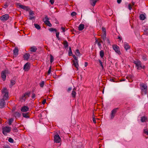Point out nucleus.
I'll list each match as a JSON object with an SVG mask.
<instances>
[{
    "instance_id": "1",
    "label": "nucleus",
    "mask_w": 148,
    "mask_h": 148,
    "mask_svg": "<svg viewBox=\"0 0 148 148\" xmlns=\"http://www.w3.org/2000/svg\"><path fill=\"white\" fill-rule=\"evenodd\" d=\"M2 95L3 98L0 100V108H2L5 106L6 103L5 99H8L9 92L6 88H4L1 90Z\"/></svg>"
},
{
    "instance_id": "2",
    "label": "nucleus",
    "mask_w": 148,
    "mask_h": 148,
    "mask_svg": "<svg viewBox=\"0 0 148 148\" xmlns=\"http://www.w3.org/2000/svg\"><path fill=\"white\" fill-rule=\"evenodd\" d=\"M134 63L135 64L138 70H141L142 69H144L145 68L144 66H143L141 61L138 60L134 61Z\"/></svg>"
},
{
    "instance_id": "3",
    "label": "nucleus",
    "mask_w": 148,
    "mask_h": 148,
    "mask_svg": "<svg viewBox=\"0 0 148 148\" xmlns=\"http://www.w3.org/2000/svg\"><path fill=\"white\" fill-rule=\"evenodd\" d=\"M140 86L142 94H146L147 90V86L145 84L142 83L140 84Z\"/></svg>"
},
{
    "instance_id": "4",
    "label": "nucleus",
    "mask_w": 148,
    "mask_h": 148,
    "mask_svg": "<svg viewBox=\"0 0 148 148\" xmlns=\"http://www.w3.org/2000/svg\"><path fill=\"white\" fill-rule=\"evenodd\" d=\"M16 5L17 7H19V8L26 11H28L30 10V8L28 6L21 5L20 3H16Z\"/></svg>"
},
{
    "instance_id": "5",
    "label": "nucleus",
    "mask_w": 148,
    "mask_h": 148,
    "mask_svg": "<svg viewBox=\"0 0 148 148\" xmlns=\"http://www.w3.org/2000/svg\"><path fill=\"white\" fill-rule=\"evenodd\" d=\"M30 92H27L25 93L20 98V100L22 101H25L27 97H29L30 96Z\"/></svg>"
},
{
    "instance_id": "6",
    "label": "nucleus",
    "mask_w": 148,
    "mask_h": 148,
    "mask_svg": "<svg viewBox=\"0 0 148 148\" xmlns=\"http://www.w3.org/2000/svg\"><path fill=\"white\" fill-rule=\"evenodd\" d=\"M118 109V108H115L112 110L110 115V119H112L114 118Z\"/></svg>"
},
{
    "instance_id": "7",
    "label": "nucleus",
    "mask_w": 148,
    "mask_h": 148,
    "mask_svg": "<svg viewBox=\"0 0 148 148\" xmlns=\"http://www.w3.org/2000/svg\"><path fill=\"white\" fill-rule=\"evenodd\" d=\"M11 127H5L3 128V133L5 136L7 135L8 133H9L11 130Z\"/></svg>"
},
{
    "instance_id": "8",
    "label": "nucleus",
    "mask_w": 148,
    "mask_h": 148,
    "mask_svg": "<svg viewBox=\"0 0 148 148\" xmlns=\"http://www.w3.org/2000/svg\"><path fill=\"white\" fill-rule=\"evenodd\" d=\"M54 139L55 142L56 143H59L61 140L60 136L58 134H56L54 136Z\"/></svg>"
},
{
    "instance_id": "9",
    "label": "nucleus",
    "mask_w": 148,
    "mask_h": 148,
    "mask_svg": "<svg viewBox=\"0 0 148 148\" xmlns=\"http://www.w3.org/2000/svg\"><path fill=\"white\" fill-rule=\"evenodd\" d=\"M113 49L118 54H120L121 53L119 47L116 45H113L112 46Z\"/></svg>"
},
{
    "instance_id": "10",
    "label": "nucleus",
    "mask_w": 148,
    "mask_h": 148,
    "mask_svg": "<svg viewBox=\"0 0 148 148\" xmlns=\"http://www.w3.org/2000/svg\"><path fill=\"white\" fill-rule=\"evenodd\" d=\"M30 64L29 62H27L25 64L23 67V69L25 71H28L30 69Z\"/></svg>"
},
{
    "instance_id": "11",
    "label": "nucleus",
    "mask_w": 148,
    "mask_h": 148,
    "mask_svg": "<svg viewBox=\"0 0 148 148\" xmlns=\"http://www.w3.org/2000/svg\"><path fill=\"white\" fill-rule=\"evenodd\" d=\"M9 18V15L8 14H5L2 16L0 18V19L3 21H5L7 20Z\"/></svg>"
},
{
    "instance_id": "12",
    "label": "nucleus",
    "mask_w": 148,
    "mask_h": 148,
    "mask_svg": "<svg viewBox=\"0 0 148 148\" xmlns=\"http://www.w3.org/2000/svg\"><path fill=\"white\" fill-rule=\"evenodd\" d=\"M1 77L3 81H4L6 77V71H3L1 73Z\"/></svg>"
},
{
    "instance_id": "13",
    "label": "nucleus",
    "mask_w": 148,
    "mask_h": 148,
    "mask_svg": "<svg viewBox=\"0 0 148 148\" xmlns=\"http://www.w3.org/2000/svg\"><path fill=\"white\" fill-rule=\"evenodd\" d=\"M14 56L16 57L18 55V50L17 47H15L13 50Z\"/></svg>"
},
{
    "instance_id": "14",
    "label": "nucleus",
    "mask_w": 148,
    "mask_h": 148,
    "mask_svg": "<svg viewBox=\"0 0 148 148\" xmlns=\"http://www.w3.org/2000/svg\"><path fill=\"white\" fill-rule=\"evenodd\" d=\"M30 54L28 53H26L23 56V58L24 60H27L29 58Z\"/></svg>"
},
{
    "instance_id": "15",
    "label": "nucleus",
    "mask_w": 148,
    "mask_h": 148,
    "mask_svg": "<svg viewBox=\"0 0 148 148\" xmlns=\"http://www.w3.org/2000/svg\"><path fill=\"white\" fill-rule=\"evenodd\" d=\"M13 114L14 116L16 118H18L20 117L21 115V113L17 112H14Z\"/></svg>"
},
{
    "instance_id": "16",
    "label": "nucleus",
    "mask_w": 148,
    "mask_h": 148,
    "mask_svg": "<svg viewBox=\"0 0 148 148\" xmlns=\"http://www.w3.org/2000/svg\"><path fill=\"white\" fill-rule=\"evenodd\" d=\"M73 65L77 68V70H78V67L79 66L78 61H74L73 60Z\"/></svg>"
},
{
    "instance_id": "17",
    "label": "nucleus",
    "mask_w": 148,
    "mask_h": 148,
    "mask_svg": "<svg viewBox=\"0 0 148 148\" xmlns=\"http://www.w3.org/2000/svg\"><path fill=\"white\" fill-rule=\"evenodd\" d=\"M29 108L27 106H24L22 108L21 110L23 112H26L29 110Z\"/></svg>"
},
{
    "instance_id": "18",
    "label": "nucleus",
    "mask_w": 148,
    "mask_h": 148,
    "mask_svg": "<svg viewBox=\"0 0 148 148\" xmlns=\"http://www.w3.org/2000/svg\"><path fill=\"white\" fill-rule=\"evenodd\" d=\"M124 47L126 51H127L130 48V46L128 43L127 42H125L124 44Z\"/></svg>"
},
{
    "instance_id": "19",
    "label": "nucleus",
    "mask_w": 148,
    "mask_h": 148,
    "mask_svg": "<svg viewBox=\"0 0 148 148\" xmlns=\"http://www.w3.org/2000/svg\"><path fill=\"white\" fill-rule=\"evenodd\" d=\"M75 90L76 89L75 88H73L71 93L72 97L74 98L76 96V93L75 91Z\"/></svg>"
},
{
    "instance_id": "20",
    "label": "nucleus",
    "mask_w": 148,
    "mask_h": 148,
    "mask_svg": "<svg viewBox=\"0 0 148 148\" xmlns=\"http://www.w3.org/2000/svg\"><path fill=\"white\" fill-rule=\"evenodd\" d=\"M84 24H80L78 27V29L79 31H82L84 28Z\"/></svg>"
},
{
    "instance_id": "21",
    "label": "nucleus",
    "mask_w": 148,
    "mask_h": 148,
    "mask_svg": "<svg viewBox=\"0 0 148 148\" xmlns=\"http://www.w3.org/2000/svg\"><path fill=\"white\" fill-rule=\"evenodd\" d=\"M37 48L35 46H33L30 47V51L32 52H35L36 51Z\"/></svg>"
},
{
    "instance_id": "22",
    "label": "nucleus",
    "mask_w": 148,
    "mask_h": 148,
    "mask_svg": "<svg viewBox=\"0 0 148 148\" xmlns=\"http://www.w3.org/2000/svg\"><path fill=\"white\" fill-rule=\"evenodd\" d=\"M44 23L47 25L49 27H51L52 26L51 24L50 23V21H44Z\"/></svg>"
},
{
    "instance_id": "23",
    "label": "nucleus",
    "mask_w": 148,
    "mask_h": 148,
    "mask_svg": "<svg viewBox=\"0 0 148 148\" xmlns=\"http://www.w3.org/2000/svg\"><path fill=\"white\" fill-rule=\"evenodd\" d=\"M63 44L65 49L67 48L68 46V43L66 40H64L63 43Z\"/></svg>"
},
{
    "instance_id": "24",
    "label": "nucleus",
    "mask_w": 148,
    "mask_h": 148,
    "mask_svg": "<svg viewBox=\"0 0 148 148\" xmlns=\"http://www.w3.org/2000/svg\"><path fill=\"white\" fill-rule=\"evenodd\" d=\"M97 2V1H90V3L91 5L94 6L95 5Z\"/></svg>"
},
{
    "instance_id": "25",
    "label": "nucleus",
    "mask_w": 148,
    "mask_h": 148,
    "mask_svg": "<svg viewBox=\"0 0 148 148\" xmlns=\"http://www.w3.org/2000/svg\"><path fill=\"white\" fill-rule=\"evenodd\" d=\"M146 18L145 16L143 14H141L140 15V19L143 20L145 19Z\"/></svg>"
},
{
    "instance_id": "26",
    "label": "nucleus",
    "mask_w": 148,
    "mask_h": 148,
    "mask_svg": "<svg viewBox=\"0 0 148 148\" xmlns=\"http://www.w3.org/2000/svg\"><path fill=\"white\" fill-rule=\"evenodd\" d=\"M100 56L101 58H103L104 55V52L103 50H101L99 52Z\"/></svg>"
},
{
    "instance_id": "27",
    "label": "nucleus",
    "mask_w": 148,
    "mask_h": 148,
    "mask_svg": "<svg viewBox=\"0 0 148 148\" xmlns=\"http://www.w3.org/2000/svg\"><path fill=\"white\" fill-rule=\"evenodd\" d=\"M10 87H12V86L14 84H15V81L13 80H11L10 81Z\"/></svg>"
},
{
    "instance_id": "28",
    "label": "nucleus",
    "mask_w": 148,
    "mask_h": 148,
    "mask_svg": "<svg viewBox=\"0 0 148 148\" xmlns=\"http://www.w3.org/2000/svg\"><path fill=\"white\" fill-rule=\"evenodd\" d=\"M28 113H23L22 114V115L25 118H27L29 117V116L28 115Z\"/></svg>"
},
{
    "instance_id": "29",
    "label": "nucleus",
    "mask_w": 148,
    "mask_h": 148,
    "mask_svg": "<svg viewBox=\"0 0 148 148\" xmlns=\"http://www.w3.org/2000/svg\"><path fill=\"white\" fill-rule=\"evenodd\" d=\"M147 118L145 116H143L141 118V121L142 122H146L147 120Z\"/></svg>"
},
{
    "instance_id": "30",
    "label": "nucleus",
    "mask_w": 148,
    "mask_h": 148,
    "mask_svg": "<svg viewBox=\"0 0 148 148\" xmlns=\"http://www.w3.org/2000/svg\"><path fill=\"white\" fill-rule=\"evenodd\" d=\"M10 3L9 1L7 2L4 5V8H6L8 5H9Z\"/></svg>"
},
{
    "instance_id": "31",
    "label": "nucleus",
    "mask_w": 148,
    "mask_h": 148,
    "mask_svg": "<svg viewBox=\"0 0 148 148\" xmlns=\"http://www.w3.org/2000/svg\"><path fill=\"white\" fill-rule=\"evenodd\" d=\"M34 27L36 28L38 30L40 29V27L39 26V25L37 24H34Z\"/></svg>"
},
{
    "instance_id": "32",
    "label": "nucleus",
    "mask_w": 148,
    "mask_h": 148,
    "mask_svg": "<svg viewBox=\"0 0 148 148\" xmlns=\"http://www.w3.org/2000/svg\"><path fill=\"white\" fill-rule=\"evenodd\" d=\"M75 54L78 56H80V53L78 49H77L76 51Z\"/></svg>"
},
{
    "instance_id": "33",
    "label": "nucleus",
    "mask_w": 148,
    "mask_h": 148,
    "mask_svg": "<svg viewBox=\"0 0 148 148\" xmlns=\"http://www.w3.org/2000/svg\"><path fill=\"white\" fill-rule=\"evenodd\" d=\"M44 84H45V82H44V81H42L39 84V85H40V86L41 87V88L43 87V86H44Z\"/></svg>"
},
{
    "instance_id": "34",
    "label": "nucleus",
    "mask_w": 148,
    "mask_h": 148,
    "mask_svg": "<svg viewBox=\"0 0 148 148\" xmlns=\"http://www.w3.org/2000/svg\"><path fill=\"white\" fill-rule=\"evenodd\" d=\"M13 121V119L12 118L9 119L8 120V124L10 125Z\"/></svg>"
},
{
    "instance_id": "35",
    "label": "nucleus",
    "mask_w": 148,
    "mask_h": 148,
    "mask_svg": "<svg viewBox=\"0 0 148 148\" xmlns=\"http://www.w3.org/2000/svg\"><path fill=\"white\" fill-rule=\"evenodd\" d=\"M50 62L51 63H52L54 60V58H53V56L51 55H50Z\"/></svg>"
},
{
    "instance_id": "36",
    "label": "nucleus",
    "mask_w": 148,
    "mask_h": 148,
    "mask_svg": "<svg viewBox=\"0 0 148 148\" xmlns=\"http://www.w3.org/2000/svg\"><path fill=\"white\" fill-rule=\"evenodd\" d=\"M102 38L103 40H105L107 38L106 37V34H103V35L102 36Z\"/></svg>"
},
{
    "instance_id": "37",
    "label": "nucleus",
    "mask_w": 148,
    "mask_h": 148,
    "mask_svg": "<svg viewBox=\"0 0 148 148\" xmlns=\"http://www.w3.org/2000/svg\"><path fill=\"white\" fill-rule=\"evenodd\" d=\"M102 31L103 34H106V28L104 27H102Z\"/></svg>"
},
{
    "instance_id": "38",
    "label": "nucleus",
    "mask_w": 148,
    "mask_h": 148,
    "mask_svg": "<svg viewBox=\"0 0 148 148\" xmlns=\"http://www.w3.org/2000/svg\"><path fill=\"white\" fill-rule=\"evenodd\" d=\"M49 31L51 32H53L55 31V32H57V30L56 29L53 28H51L49 29Z\"/></svg>"
},
{
    "instance_id": "39",
    "label": "nucleus",
    "mask_w": 148,
    "mask_h": 148,
    "mask_svg": "<svg viewBox=\"0 0 148 148\" xmlns=\"http://www.w3.org/2000/svg\"><path fill=\"white\" fill-rule=\"evenodd\" d=\"M8 141L11 143H13L14 142V140L11 138H9L8 139Z\"/></svg>"
},
{
    "instance_id": "40",
    "label": "nucleus",
    "mask_w": 148,
    "mask_h": 148,
    "mask_svg": "<svg viewBox=\"0 0 148 148\" xmlns=\"http://www.w3.org/2000/svg\"><path fill=\"white\" fill-rule=\"evenodd\" d=\"M143 132L144 133L146 134L147 135H148V131L147 128H145Z\"/></svg>"
},
{
    "instance_id": "41",
    "label": "nucleus",
    "mask_w": 148,
    "mask_h": 148,
    "mask_svg": "<svg viewBox=\"0 0 148 148\" xmlns=\"http://www.w3.org/2000/svg\"><path fill=\"white\" fill-rule=\"evenodd\" d=\"M142 58L144 61H146L147 60V58L146 56H142Z\"/></svg>"
},
{
    "instance_id": "42",
    "label": "nucleus",
    "mask_w": 148,
    "mask_h": 148,
    "mask_svg": "<svg viewBox=\"0 0 148 148\" xmlns=\"http://www.w3.org/2000/svg\"><path fill=\"white\" fill-rule=\"evenodd\" d=\"M132 5H131V4L129 3L128 4V9L130 10H131L132 8Z\"/></svg>"
},
{
    "instance_id": "43",
    "label": "nucleus",
    "mask_w": 148,
    "mask_h": 148,
    "mask_svg": "<svg viewBox=\"0 0 148 148\" xmlns=\"http://www.w3.org/2000/svg\"><path fill=\"white\" fill-rule=\"evenodd\" d=\"M76 15V13L75 12H73L71 14V15L72 16H73Z\"/></svg>"
},
{
    "instance_id": "44",
    "label": "nucleus",
    "mask_w": 148,
    "mask_h": 148,
    "mask_svg": "<svg viewBox=\"0 0 148 148\" xmlns=\"http://www.w3.org/2000/svg\"><path fill=\"white\" fill-rule=\"evenodd\" d=\"M99 62L101 66L102 67V69H103V65L102 64V63L101 61L100 60H99Z\"/></svg>"
},
{
    "instance_id": "45",
    "label": "nucleus",
    "mask_w": 148,
    "mask_h": 148,
    "mask_svg": "<svg viewBox=\"0 0 148 148\" xmlns=\"http://www.w3.org/2000/svg\"><path fill=\"white\" fill-rule=\"evenodd\" d=\"M73 58H74V59L75 60H74V61H77V60H78L77 58V57H76V56L75 55H73Z\"/></svg>"
},
{
    "instance_id": "46",
    "label": "nucleus",
    "mask_w": 148,
    "mask_h": 148,
    "mask_svg": "<svg viewBox=\"0 0 148 148\" xmlns=\"http://www.w3.org/2000/svg\"><path fill=\"white\" fill-rule=\"evenodd\" d=\"M51 67L50 66V67L49 68V69L48 71V75H49L51 73Z\"/></svg>"
},
{
    "instance_id": "47",
    "label": "nucleus",
    "mask_w": 148,
    "mask_h": 148,
    "mask_svg": "<svg viewBox=\"0 0 148 148\" xmlns=\"http://www.w3.org/2000/svg\"><path fill=\"white\" fill-rule=\"evenodd\" d=\"M69 56H71L72 55V51H69Z\"/></svg>"
},
{
    "instance_id": "48",
    "label": "nucleus",
    "mask_w": 148,
    "mask_h": 148,
    "mask_svg": "<svg viewBox=\"0 0 148 148\" xmlns=\"http://www.w3.org/2000/svg\"><path fill=\"white\" fill-rule=\"evenodd\" d=\"M59 32H57L56 34V36L58 38V39H59Z\"/></svg>"
},
{
    "instance_id": "49",
    "label": "nucleus",
    "mask_w": 148,
    "mask_h": 148,
    "mask_svg": "<svg viewBox=\"0 0 148 148\" xmlns=\"http://www.w3.org/2000/svg\"><path fill=\"white\" fill-rule=\"evenodd\" d=\"M101 42H102V41L101 40L97 42V45L99 46H100L101 45Z\"/></svg>"
},
{
    "instance_id": "50",
    "label": "nucleus",
    "mask_w": 148,
    "mask_h": 148,
    "mask_svg": "<svg viewBox=\"0 0 148 148\" xmlns=\"http://www.w3.org/2000/svg\"><path fill=\"white\" fill-rule=\"evenodd\" d=\"M3 148H10L8 145H5L3 146Z\"/></svg>"
},
{
    "instance_id": "51",
    "label": "nucleus",
    "mask_w": 148,
    "mask_h": 148,
    "mask_svg": "<svg viewBox=\"0 0 148 148\" xmlns=\"http://www.w3.org/2000/svg\"><path fill=\"white\" fill-rule=\"evenodd\" d=\"M36 97V95L34 93H33L32 94V99H34V98Z\"/></svg>"
},
{
    "instance_id": "52",
    "label": "nucleus",
    "mask_w": 148,
    "mask_h": 148,
    "mask_svg": "<svg viewBox=\"0 0 148 148\" xmlns=\"http://www.w3.org/2000/svg\"><path fill=\"white\" fill-rule=\"evenodd\" d=\"M29 15H31L34 14V13L32 10H30L29 12Z\"/></svg>"
},
{
    "instance_id": "53",
    "label": "nucleus",
    "mask_w": 148,
    "mask_h": 148,
    "mask_svg": "<svg viewBox=\"0 0 148 148\" xmlns=\"http://www.w3.org/2000/svg\"><path fill=\"white\" fill-rule=\"evenodd\" d=\"M72 88L71 87H69L67 91L68 92H69V91H71L72 90Z\"/></svg>"
},
{
    "instance_id": "54",
    "label": "nucleus",
    "mask_w": 148,
    "mask_h": 148,
    "mask_svg": "<svg viewBox=\"0 0 148 148\" xmlns=\"http://www.w3.org/2000/svg\"><path fill=\"white\" fill-rule=\"evenodd\" d=\"M46 102V99H44L43 100V101L42 102V104H44Z\"/></svg>"
},
{
    "instance_id": "55",
    "label": "nucleus",
    "mask_w": 148,
    "mask_h": 148,
    "mask_svg": "<svg viewBox=\"0 0 148 148\" xmlns=\"http://www.w3.org/2000/svg\"><path fill=\"white\" fill-rule=\"evenodd\" d=\"M61 29H62V32H65V29L63 27H61Z\"/></svg>"
},
{
    "instance_id": "56",
    "label": "nucleus",
    "mask_w": 148,
    "mask_h": 148,
    "mask_svg": "<svg viewBox=\"0 0 148 148\" xmlns=\"http://www.w3.org/2000/svg\"><path fill=\"white\" fill-rule=\"evenodd\" d=\"M110 81L112 82H115V81H114V79L113 78L110 79Z\"/></svg>"
},
{
    "instance_id": "57",
    "label": "nucleus",
    "mask_w": 148,
    "mask_h": 148,
    "mask_svg": "<svg viewBox=\"0 0 148 148\" xmlns=\"http://www.w3.org/2000/svg\"><path fill=\"white\" fill-rule=\"evenodd\" d=\"M45 19H46V20L45 21H49V19L48 18V17L47 16H46L45 17Z\"/></svg>"
},
{
    "instance_id": "58",
    "label": "nucleus",
    "mask_w": 148,
    "mask_h": 148,
    "mask_svg": "<svg viewBox=\"0 0 148 148\" xmlns=\"http://www.w3.org/2000/svg\"><path fill=\"white\" fill-rule=\"evenodd\" d=\"M93 123H96L95 119V118H94L93 119Z\"/></svg>"
},
{
    "instance_id": "59",
    "label": "nucleus",
    "mask_w": 148,
    "mask_h": 148,
    "mask_svg": "<svg viewBox=\"0 0 148 148\" xmlns=\"http://www.w3.org/2000/svg\"><path fill=\"white\" fill-rule=\"evenodd\" d=\"M50 2L51 4H53L54 3V1H49Z\"/></svg>"
},
{
    "instance_id": "60",
    "label": "nucleus",
    "mask_w": 148,
    "mask_h": 148,
    "mask_svg": "<svg viewBox=\"0 0 148 148\" xmlns=\"http://www.w3.org/2000/svg\"><path fill=\"white\" fill-rule=\"evenodd\" d=\"M88 65V63L86 62H85L84 66L85 67H86Z\"/></svg>"
},
{
    "instance_id": "61",
    "label": "nucleus",
    "mask_w": 148,
    "mask_h": 148,
    "mask_svg": "<svg viewBox=\"0 0 148 148\" xmlns=\"http://www.w3.org/2000/svg\"><path fill=\"white\" fill-rule=\"evenodd\" d=\"M106 41H107V42L108 43H110V42L109 40L108 39H107L106 38Z\"/></svg>"
},
{
    "instance_id": "62",
    "label": "nucleus",
    "mask_w": 148,
    "mask_h": 148,
    "mask_svg": "<svg viewBox=\"0 0 148 148\" xmlns=\"http://www.w3.org/2000/svg\"><path fill=\"white\" fill-rule=\"evenodd\" d=\"M122 1H117V3L119 4L121 3Z\"/></svg>"
},
{
    "instance_id": "63",
    "label": "nucleus",
    "mask_w": 148,
    "mask_h": 148,
    "mask_svg": "<svg viewBox=\"0 0 148 148\" xmlns=\"http://www.w3.org/2000/svg\"><path fill=\"white\" fill-rule=\"evenodd\" d=\"M34 18V17L30 16L29 18V19L30 20H32Z\"/></svg>"
},
{
    "instance_id": "64",
    "label": "nucleus",
    "mask_w": 148,
    "mask_h": 148,
    "mask_svg": "<svg viewBox=\"0 0 148 148\" xmlns=\"http://www.w3.org/2000/svg\"><path fill=\"white\" fill-rule=\"evenodd\" d=\"M92 118H93V119L94 118H95V115L94 113H93V115H92Z\"/></svg>"
}]
</instances>
